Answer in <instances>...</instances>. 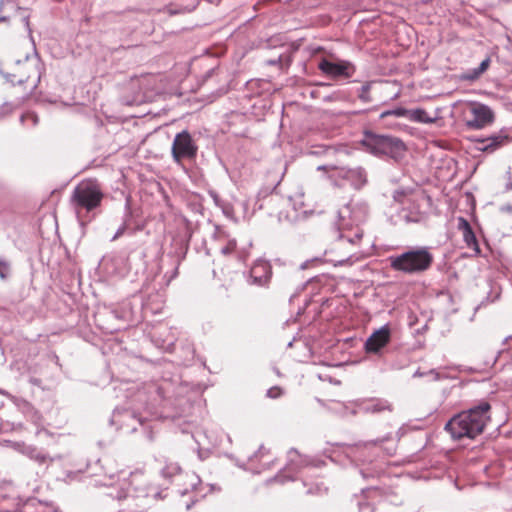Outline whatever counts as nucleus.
I'll list each match as a JSON object with an SVG mask.
<instances>
[{
    "label": "nucleus",
    "mask_w": 512,
    "mask_h": 512,
    "mask_svg": "<svg viewBox=\"0 0 512 512\" xmlns=\"http://www.w3.org/2000/svg\"><path fill=\"white\" fill-rule=\"evenodd\" d=\"M281 394H282V390L278 386L271 387L270 389L267 390V396L269 398L275 399V398H278Z\"/></svg>",
    "instance_id": "nucleus-31"
},
{
    "label": "nucleus",
    "mask_w": 512,
    "mask_h": 512,
    "mask_svg": "<svg viewBox=\"0 0 512 512\" xmlns=\"http://www.w3.org/2000/svg\"><path fill=\"white\" fill-rule=\"evenodd\" d=\"M458 227L463 233V240L466 243V245L470 249H473L476 253H480V248L478 245L476 235L472 230V227L469 224V222L466 219L460 217Z\"/></svg>",
    "instance_id": "nucleus-20"
},
{
    "label": "nucleus",
    "mask_w": 512,
    "mask_h": 512,
    "mask_svg": "<svg viewBox=\"0 0 512 512\" xmlns=\"http://www.w3.org/2000/svg\"><path fill=\"white\" fill-rule=\"evenodd\" d=\"M360 143L371 154L387 156L394 160L403 158L406 151V146L400 138L376 134L370 131L364 133Z\"/></svg>",
    "instance_id": "nucleus-3"
},
{
    "label": "nucleus",
    "mask_w": 512,
    "mask_h": 512,
    "mask_svg": "<svg viewBox=\"0 0 512 512\" xmlns=\"http://www.w3.org/2000/svg\"><path fill=\"white\" fill-rule=\"evenodd\" d=\"M337 169L335 166L323 165L319 166L318 170ZM338 175L350 182L355 189L363 188L367 182V172L362 167L356 168H338Z\"/></svg>",
    "instance_id": "nucleus-12"
},
{
    "label": "nucleus",
    "mask_w": 512,
    "mask_h": 512,
    "mask_svg": "<svg viewBox=\"0 0 512 512\" xmlns=\"http://www.w3.org/2000/svg\"><path fill=\"white\" fill-rule=\"evenodd\" d=\"M318 68L325 74L330 75L332 77H350L354 71L352 65L348 62H340L334 63L323 59Z\"/></svg>",
    "instance_id": "nucleus-18"
},
{
    "label": "nucleus",
    "mask_w": 512,
    "mask_h": 512,
    "mask_svg": "<svg viewBox=\"0 0 512 512\" xmlns=\"http://www.w3.org/2000/svg\"><path fill=\"white\" fill-rule=\"evenodd\" d=\"M344 239H347V241H348V242H351V243L354 241V240H353V238H350V237H346V236H344V235H341V240L343 241Z\"/></svg>",
    "instance_id": "nucleus-42"
},
{
    "label": "nucleus",
    "mask_w": 512,
    "mask_h": 512,
    "mask_svg": "<svg viewBox=\"0 0 512 512\" xmlns=\"http://www.w3.org/2000/svg\"><path fill=\"white\" fill-rule=\"evenodd\" d=\"M388 116H394L397 118L404 117L411 121L418 122V123H425V124H431L436 121V117H431L428 115V113L424 109H413L408 110L405 108H395L392 110L384 111L380 114V118L384 119Z\"/></svg>",
    "instance_id": "nucleus-13"
},
{
    "label": "nucleus",
    "mask_w": 512,
    "mask_h": 512,
    "mask_svg": "<svg viewBox=\"0 0 512 512\" xmlns=\"http://www.w3.org/2000/svg\"><path fill=\"white\" fill-rule=\"evenodd\" d=\"M25 453L28 455L29 458L33 459L34 461L40 464H44L48 460H50L47 454L37 450L35 447H27Z\"/></svg>",
    "instance_id": "nucleus-23"
},
{
    "label": "nucleus",
    "mask_w": 512,
    "mask_h": 512,
    "mask_svg": "<svg viewBox=\"0 0 512 512\" xmlns=\"http://www.w3.org/2000/svg\"><path fill=\"white\" fill-rule=\"evenodd\" d=\"M474 142L477 150L491 154L507 145L510 142V138L505 130H500L487 137H476Z\"/></svg>",
    "instance_id": "nucleus-11"
},
{
    "label": "nucleus",
    "mask_w": 512,
    "mask_h": 512,
    "mask_svg": "<svg viewBox=\"0 0 512 512\" xmlns=\"http://www.w3.org/2000/svg\"><path fill=\"white\" fill-rule=\"evenodd\" d=\"M391 340V329L386 324L374 331L365 341L364 350L367 354L381 356Z\"/></svg>",
    "instance_id": "nucleus-10"
},
{
    "label": "nucleus",
    "mask_w": 512,
    "mask_h": 512,
    "mask_svg": "<svg viewBox=\"0 0 512 512\" xmlns=\"http://www.w3.org/2000/svg\"><path fill=\"white\" fill-rule=\"evenodd\" d=\"M10 271V266L8 262L0 260V277L1 279H6L8 277Z\"/></svg>",
    "instance_id": "nucleus-28"
},
{
    "label": "nucleus",
    "mask_w": 512,
    "mask_h": 512,
    "mask_svg": "<svg viewBox=\"0 0 512 512\" xmlns=\"http://www.w3.org/2000/svg\"><path fill=\"white\" fill-rule=\"evenodd\" d=\"M195 9V6H193L192 8H182V9H179V10H175V9H172L171 7H167L166 8V11L169 13V15H176V14H179V13H186V12H191Z\"/></svg>",
    "instance_id": "nucleus-33"
},
{
    "label": "nucleus",
    "mask_w": 512,
    "mask_h": 512,
    "mask_svg": "<svg viewBox=\"0 0 512 512\" xmlns=\"http://www.w3.org/2000/svg\"><path fill=\"white\" fill-rule=\"evenodd\" d=\"M20 121L23 125L34 127L38 124V116L34 112H27L21 116Z\"/></svg>",
    "instance_id": "nucleus-26"
},
{
    "label": "nucleus",
    "mask_w": 512,
    "mask_h": 512,
    "mask_svg": "<svg viewBox=\"0 0 512 512\" xmlns=\"http://www.w3.org/2000/svg\"><path fill=\"white\" fill-rule=\"evenodd\" d=\"M162 475L165 478L173 479V481H176L178 484L182 479L188 480V486L192 490H196V485L200 483V479L197 475L194 473H186L185 475L182 474L181 468L177 463H169L162 469Z\"/></svg>",
    "instance_id": "nucleus-17"
},
{
    "label": "nucleus",
    "mask_w": 512,
    "mask_h": 512,
    "mask_svg": "<svg viewBox=\"0 0 512 512\" xmlns=\"http://www.w3.org/2000/svg\"><path fill=\"white\" fill-rule=\"evenodd\" d=\"M142 477L141 474L135 473L132 474V480L130 482V487L128 489V493L125 495H119L117 496L119 499L127 498L132 495V492L136 493L135 497H152L153 499H163L164 496L162 495V492L158 491L155 486H147L145 488H139L138 482L140 478Z\"/></svg>",
    "instance_id": "nucleus-16"
},
{
    "label": "nucleus",
    "mask_w": 512,
    "mask_h": 512,
    "mask_svg": "<svg viewBox=\"0 0 512 512\" xmlns=\"http://www.w3.org/2000/svg\"><path fill=\"white\" fill-rule=\"evenodd\" d=\"M362 409L367 413H379L390 408L386 402L376 401L366 404Z\"/></svg>",
    "instance_id": "nucleus-24"
},
{
    "label": "nucleus",
    "mask_w": 512,
    "mask_h": 512,
    "mask_svg": "<svg viewBox=\"0 0 512 512\" xmlns=\"http://www.w3.org/2000/svg\"><path fill=\"white\" fill-rule=\"evenodd\" d=\"M482 74V72L478 71V67L477 68H474L472 70H470L465 76L464 78L467 79V80H475L477 79L480 75Z\"/></svg>",
    "instance_id": "nucleus-32"
},
{
    "label": "nucleus",
    "mask_w": 512,
    "mask_h": 512,
    "mask_svg": "<svg viewBox=\"0 0 512 512\" xmlns=\"http://www.w3.org/2000/svg\"><path fill=\"white\" fill-rule=\"evenodd\" d=\"M399 213L401 219L406 222H419L422 219L419 204L412 198H409Z\"/></svg>",
    "instance_id": "nucleus-19"
},
{
    "label": "nucleus",
    "mask_w": 512,
    "mask_h": 512,
    "mask_svg": "<svg viewBox=\"0 0 512 512\" xmlns=\"http://www.w3.org/2000/svg\"><path fill=\"white\" fill-rule=\"evenodd\" d=\"M371 85H372L371 82L365 83L364 85H362V87L360 88V90L358 92V98L363 103H370L372 101V98L370 96Z\"/></svg>",
    "instance_id": "nucleus-25"
},
{
    "label": "nucleus",
    "mask_w": 512,
    "mask_h": 512,
    "mask_svg": "<svg viewBox=\"0 0 512 512\" xmlns=\"http://www.w3.org/2000/svg\"><path fill=\"white\" fill-rule=\"evenodd\" d=\"M126 209H127V214H126V217L124 219V222L123 224L117 229L116 233L114 234V236L111 238V241H115L117 240L119 237H121L126 229H127V218L129 217L130 215V211H129V203L127 202L126 204Z\"/></svg>",
    "instance_id": "nucleus-27"
},
{
    "label": "nucleus",
    "mask_w": 512,
    "mask_h": 512,
    "mask_svg": "<svg viewBox=\"0 0 512 512\" xmlns=\"http://www.w3.org/2000/svg\"><path fill=\"white\" fill-rule=\"evenodd\" d=\"M111 424L128 433L136 432L138 426H145V418L130 409H115Z\"/></svg>",
    "instance_id": "nucleus-9"
},
{
    "label": "nucleus",
    "mask_w": 512,
    "mask_h": 512,
    "mask_svg": "<svg viewBox=\"0 0 512 512\" xmlns=\"http://www.w3.org/2000/svg\"><path fill=\"white\" fill-rule=\"evenodd\" d=\"M10 112V108L8 105H4L3 107H1L0 109V114L1 116H3L4 114H7Z\"/></svg>",
    "instance_id": "nucleus-38"
},
{
    "label": "nucleus",
    "mask_w": 512,
    "mask_h": 512,
    "mask_svg": "<svg viewBox=\"0 0 512 512\" xmlns=\"http://www.w3.org/2000/svg\"><path fill=\"white\" fill-rule=\"evenodd\" d=\"M501 211L509 213L512 215V206L511 205H504L501 207Z\"/></svg>",
    "instance_id": "nucleus-37"
},
{
    "label": "nucleus",
    "mask_w": 512,
    "mask_h": 512,
    "mask_svg": "<svg viewBox=\"0 0 512 512\" xmlns=\"http://www.w3.org/2000/svg\"><path fill=\"white\" fill-rule=\"evenodd\" d=\"M339 265H344L345 263H348L350 262V258H347V259H342V260H339L337 261Z\"/></svg>",
    "instance_id": "nucleus-41"
},
{
    "label": "nucleus",
    "mask_w": 512,
    "mask_h": 512,
    "mask_svg": "<svg viewBox=\"0 0 512 512\" xmlns=\"http://www.w3.org/2000/svg\"><path fill=\"white\" fill-rule=\"evenodd\" d=\"M21 20L28 32V35L30 37V39L32 40V30H31V27H30V22H29V15L28 14H23L22 17H21Z\"/></svg>",
    "instance_id": "nucleus-34"
},
{
    "label": "nucleus",
    "mask_w": 512,
    "mask_h": 512,
    "mask_svg": "<svg viewBox=\"0 0 512 512\" xmlns=\"http://www.w3.org/2000/svg\"><path fill=\"white\" fill-rule=\"evenodd\" d=\"M506 187L507 189H512V182L507 183Z\"/></svg>",
    "instance_id": "nucleus-46"
},
{
    "label": "nucleus",
    "mask_w": 512,
    "mask_h": 512,
    "mask_svg": "<svg viewBox=\"0 0 512 512\" xmlns=\"http://www.w3.org/2000/svg\"><path fill=\"white\" fill-rule=\"evenodd\" d=\"M306 265H307L306 263L302 264V265H301V268H302V269H305V268H306Z\"/></svg>",
    "instance_id": "nucleus-48"
},
{
    "label": "nucleus",
    "mask_w": 512,
    "mask_h": 512,
    "mask_svg": "<svg viewBox=\"0 0 512 512\" xmlns=\"http://www.w3.org/2000/svg\"><path fill=\"white\" fill-rule=\"evenodd\" d=\"M434 257L427 247L411 248L399 255L389 257L390 266L395 271L417 274L428 270Z\"/></svg>",
    "instance_id": "nucleus-2"
},
{
    "label": "nucleus",
    "mask_w": 512,
    "mask_h": 512,
    "mask_svg": "<svg viewBox=\"0 0 512 512\" xmlns=\"http://www.w3.org/2000/svg\"><path fill=\"white\" fill-rule=\"evenodd\" d=\"M236 249V241L230 240L226 246L221 249L223 255H229Z\"/></svg>",
    "instance_id": "nucleus-30"
},
{
    "label": "nucleus",
    "mask_w": 512,
    "mask_h": 512,
    "mask_svg": "<svg viewBox=\"0 0 512 512\" xmlns=\"http://www.w3.org/2000/svg\"><path fill=\"white\" fill-rule=\"evenodd\" d=\"M192 504L191 503H187L186 504V509L189 510L191 508Z\"/></svg>",
    "instance_id": "nucleus-47"
},
{
    "label": "nucleus",
    "mask_w": 512,
    "mask_h": 512,
    "mask_svg": "<svg viewBox=\"0 0 512 512\" xmlns=\"http://www.w3.org/2000/svg\"><path fill=\"white\" fill-rule=\"evenodd\" d=\"M104 193L101 184L96 179H84L79 182L71 195L70 201L76 212L81 210L93 211L101 205Z\"/></svg>",
    "instance_id": "nucleus-4"
},
{
    "label": "nucleus",
    "mask_w": 512,
    "mask_h": 512,
    "mask_svg": "<svg viewBox=\"0 0 512 512\" xmlns=\"http://www.w3.org/2000/svg\"><path fill=\"white\" fill-rule=\"evenodd\" d=\"M289 462L283 471H280L276 476L269 479V483L278 482L285 483L286 481H293L294 477L291 474H286L285 471L288 472H296L302 466L307 465L306 459H303L302 456L298 454L295 449H291L288 453Z\"/></svg>",
    "instance_id": "nucleus-15"
},
{
    "label": "nucleus",
    "mask_w": 512,
    "mask_h": 512,
    "mask_svg": "<svg viewBox=\"0 0 512 512\" xmlns=\"http://www.w3.org/2000/svg\"><path fill=\"white\" fill-rule=\"evenodd\" d=\"M272 276V267L266 260H257L250 269L248 282L257 286H267Z\"/></svg>",
    "instance_id": "nucleus-14"
},
{
    "label": "nucleus",
    "mask_w": 512,
    "mask_h": 512,
    "mask_svg": "<svg viewBox=\"0 0 512 512\" xmlns=\"http://www.w3.org/2000/svg\"><path fill=\"white\" fill-rule=\"evenodd\" d=\"M16 73L19 84L31 82V88L35 89L42 76V67L40 59L36 53L35 46L33 45V56L26 55L24 61L16 60Z\"/></svg>",
    "instance_id": "nucleus-6"
},
{
    "label": "nucleus",
    "mask_w": 512,
    "mask_h": 512,
    "mask_svg": "<svg viewBox=\"0 0 512 512\" xmlns=\"http://www.w3.org/2000/svg\"><path fill=\"white\" fill-rule=\"evenodd\" d=\"M20 512H58L53 506L44 504L43 502L37 499H29L27 500Z\"/></svg>",
    "instance_id": "nucleus-22"
},
{
    "label": "nucleus",
    "mask_w": 512,
    "mask_h": 512,
    "mask_svg": "<svg viewBox=\"0 0 512 512\" xmlns=\"http://www.w3.org/2000/svg\"><path fill=\"white\" fill-rule=\"evenodd\" d=\"M401 196H403V193H402V192H398V191H396V192L394 193V199H395L396 201H401V200H400V197H401Z\"/></svg>",
    "instance_id": "nucleus-40"
},
{
    "label": "nucleus",
    "mask_w": 512,
    "mask_h": 512,
    "mask_svg": "<svg viewBox=\"0 0 512 512\" xmlns=\"http://www.w3.org/2000/svg\"><path fill=\"white\" fill-rule=\"evenodd\" d=\"M209 487V492H214V491H220L221 488L219 486H217L216 484H210L208 485Z\"/></svg>",
    "instance_id": "nucleus-39"
},
{
    "label": "nucleus",
    "mask_w": 512,
    "mask_h": 512,
    "mask_svg": "<svg viewBox=\"0 0 512 512\" xmlns=\"http://www.w3.org/2000/svg\"><path fill=\"white\" fill-rule=\"evenodd\" d=\"M426 375H431L433 376V379L434 380H438L439 379V373L435 370V369H431L429 370L428 372H421L420 370H417L415 373H414V377H423V376H426Z\"/></svg>",
    "instance_id": "nucleus-29"
},
{
    "label": "nucleus",
    "mask_w": 512,
    "mask_h": 512,
    "mask_svg": "<svg viewBox=\"0 0 512 512\" xmlns=\"http://www.w3.org/2000/svg\"><path fill=\"white\" fill-rule=\"evenodd\" d=\"M203 436L207 438L209 445L213 448L223 447L225 441L228 444L232 443L231 437L228 434L215 429L204 431Z\"/></svg>",
    "instance_id": "nucleus-21"
},
{
    "label": "nucleus",
    "mask_w": 512,
    "mask_h": 512,
    "mask_svg": "<svg viewBox=\"0 0 512 512\" xmlns=\"http://www.w3.org/2000/svg\"><path fill=\"white\" fill-rule=\"evenodd\" d=\"M198 153V146L188 130L177 133L174 137L171 156L176 164L183 160H194Z\"/></svg>",
    "instance_id": "nucleus-7"
},
{
    "label": "nucleus",
    "mask_w": 512,
    "mask_h": 512,
    "mask_svg": "<svg viewBox=\"0 0 512 512\" xmlns=\"http://www.w3.org/2000/svg\"><path fill=\"white\" fill-rule=\"evenodd\" d=\"M368 506H369V505H368V504H366V503H365V504H363V503H359V509H360V511H362L364 507H368Z\"/></svg>",
    "instance_id": "nucleus-44"
},
{
    "label": "nucleus",
    "mask_w": 512,
    "mask_h": 512,
    "mask_svg": "<svg viewBox=\"0 0 512 512\" xmlns=\"http://www.w3.org/2000/svg\"><path fill=\"white\" fill-rule=\"evenodd\" d=\"M490 408L491 406L488 402L482 401L478 405L469 410L462 411L450 419L445 425V430L454 439H462L464 437L474 439L483 432L487 422L490 420Z\"/></svg>",
    "instance_id": "nucleus-1"
},
{
    "label": "nucleus",
    "mask_w": 512,
    "mask_h": 512,
    "mask_svg": "<svg viewBox=\"0 0 512 512\" xmlns=\"http://www.w3.org/2000/svg\"><path fill=\"white\" fill-rule=\"evenodd\" d=\"M266 452V449L263 446H261L259 450L250 458V461H253L254 458H258L259 456H264Z\"/></svg>",
    "instance_id": "nucleus-36"
},
{
    "label": "nucleus",
    "mask_w": 512,
    "mask_h": 512,
    "mask_svg": "<svg viewBox=\"0 0 512 512\" xmlns=\"http://www.w3.org/2000/svg\"><path fill=\"white\" fill-rule=\"evenodd\" d=\"M489 64H490V59L489 58L484 59L478 66V71H480L482 73L485 72L487 70V68L489 67Z\"/></svg>",
    "instance_id": "nucleus-35"
},
{
    "label": "nucleus",
    "mask_w": 512,
    "mask_h": 512,
    "mask_svg": "<svg viewBox=\"0 0 512 512\" xmlns=\"http://www.w3.org/2000/svg\"><path fill=\"white\" fill-rule=\"evenodd\" d=\"M6 20H7V17H5V16H0V22H4V21H6Z\"/></svg>",
    "instance_id": "nucleus-45"
},
{
    "label": "nucleus",
    "mask_w": 512,
    "mask_h": 512,
    "mask_svg": "<svg viewBox=\"0 0 512 512\" xmlns=\"http://www.w3.org/2000/svg\"><path fill=\"white\" fill-rule=\"evenodd\" d=\"M188 492V487H185L183 490H179L181 495H185Z\"/></svg>",
    "instance_id": "nucleus-43"
},
{
    "label": "nucleus",
    "mask_w": 512,
    "mask_h": 512,
    "mask_svg": "<svg viewBox=\"0 0 512 512\" xmlns=\"http://www.w3.org/2000/svg\"><path fill=\"white\" fill-rule=\"evenodd\" d=\"M495 120L493 110L481 103H472L464 112L465 126L470 130H479L491 125Z\"/></svg>",
    "instance_id": "nucleus-8"
},
{
    "label": "nucleus",
    "mask_w": 512,
    "mask_h": 512,
    "mask_svg": "<svg viewBox=\"0 0 512 512\" xmlns=\"http://www.w3.org/2000/svg\"><path fill=\"white\" fill-rule=\"evenodd\" d=\"M368 208L365 204L348 203L338 211V220L340 229H351L356 227L354 238L361 239L363 232L358 227L366 220Z\"/></svg>",
    "instance_id": "nucleus-5"
}]
</instances>
